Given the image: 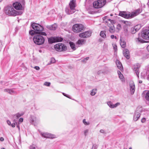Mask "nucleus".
Masks as SVG:
<instances>
[{
	"label": "nucleus",
	"mask_w": 149,
	"mask_h": 149,
	"mask_svg": "<svg viewBox=\"0 0 149 149\" xmlns=\"http://www.w3.org/2000/svg\"><path fill=\"white\" fill-rule=\"evenodd\" d=\"M148 7L149 8V2H148Z\"/></svg>",
	"instance_id": "obj_62"
},
{
	"label": "nucleus",
	"mask_w": 149,
	"mask_h": 149,
	"mask_svg": "<svg viewBox=\"0 0 149 149\" xmlns=\"http://www.w3.org/2000/svg\"><path fill=\"white\" fill-rule=\"evenodd\" d=\"M50 84H51V83L50 82H45L44 83V85L45 86H50Z\"/></svg>",
	"instance_id": "obj_39"
},
{
	"label": "nucleus",
	"mask_w": 149,
	"mask_h": 149,
	"mask_svg": "<svg viewBox=\"0 0 149 149\" xmlns=\"http://www.w3.org/2000/svg\"><path fill=\"white\" fill-rule=\"evenodd\" d=\"M145 99L149 101V91H148L145 95Z\"/></svg>",
	"instance_id": "obj_33"
},
{
	"label": "nucleus",
	"mask_w": 149,
	"mask_h": 149,
	"mask_svg": "<svg viewBox=\"0 0 149 149\" xmlns=\"http://www.w3.org/2000/svg\"><path fill=\"white\" fill-rule=\"evenodd\" d=\"M24 114L23 113H18L13 115V119H17L19 117L22 116Z\"/></svg>",
	"instance_id": "obj_24"
},
{
	"label": "nucleus",
	"mask_w": 149,
	"mask_h": 149,
	"mask_svg": "<svg viewBox=\"0 0 149 149\" xmlns=\"http://www.w3.org/2000/svg\"><path fill=\"white\" fill-rule=\"evenodd\" d=\"M113 49L115 50V51L117 50V46L116 44H114L113 45Z\"/></svg>",
	"instance_id": "obj_45"
},
{
	"label": "nucleus",
	"mask_w": 149,
	"mask_h": 149,
	"mask_svg": "<svg viewBox=\"0 0 149 149\" xmlns=\"http://www.w3.org/2000/svg\"><path fill=\"white\" fill-rule=\"evenodd\" d=\"M41 134L42 136L45 138L53 139L56 137L55 135L49 133H44Z\"/></svg>",
	"instance_id": "obj_14"
},
{
	"label": "nucleus",
	"mask_w": 149,
	"mask_h": 149,
	"mask_svg": "<svg viewBox=\"0 0 149 149\" xmlns=\"http://www.w3.org/2000/svg\"><path fill=\"white\" fill-rule=\"evenodd\" d=\"M34 68L37 70H39L40 69V68L38 66H35L34 67Z\"/></svg>",
	"instance_id": "obj_50"
},
{
	"label": "nucleus",
	"mask_w": 149,
	"mask_h": 149,
	"mask_svg": "<svg viewBox=\"0 0 149 149\" xmlns=\"http://www.w3.org/2000/svg\"><path fill=\"white\" fill-rule=\"evenodd\" d=\"M13 7L16 10H21L22 9V7L19 3L16 2L13 4Z\"/></svg>",
	"instance_id": "obj_15"
},
{
	"label": "nucleus",
	"mask_w": 149,
	"mask_h": 149,
	"mask_svg": "<svg viewBox=\"0 0 149 149\" xmlns=\"http://www.w3.org/2000/svg\"><path fill=\"white\" fill-rule=\"evenodd\" d=\"M4 91L6 92H7L10 94H12L13 93H15L13 89H6L4 90Z\"/></svg>",
	"instance_id": "obj_27"
},
{
	"label": "nucleus",
	"mask_w": 149,
	"mask_h": 149,
	"mask_svg": "<svg viewBox=\"0 0 149 149\" xmlns=\"http://www.w3.org/2000/svg\"><path fill=\"white\" fill-rule=\"evenodd\" d=\"M142 112V109L141 108H137L133 117V120L135 121H137L140 117L141 114Z\"/></svg>",
	"instance_id": "obj_8"
},
{
	"label": "nucleus",
	"mask_w": 149,
	"mask_h": 149,
	"mask_svg": "<svg viewBox=\"0 0 149 149\" xmlns=\"http://www.w3.org/2000/svg\"><path fill=\"white\" fill-rule=\"evenodd\" d=\"M97 92V90L96 89H93L91 92V95L92 96L95 95Z\"/></svg>",
	"instance_id": "obj_35"
},
{
	"label": "nucleus",
	"mask_w": 149,
	"mask_h": 149,
	"mask_svg": "<svg viewBox=\"0 0 149 149\" xmlns=\"http://www.w3.org/2000/svg\"><path fill=\"white\" fill-rule=\"evenodd\" d=\"M114 36L113 35H111V39H113L114 38Z\"/></svg>",
	"instance_id": "obj_56"
},
{
	"label": "nucleus",
	"mask_w": 149,
	"mask_h": 149,
	"mask_svg": "<svg viewBox=\"0 0 149 149\" xmlns=\"http://www.w3.org/2000/svg\"><path fill=\"white\" fill-rule=\"evenodd\" d=\"M31 122L32 124H34V125H36L38 123L39 120L36 117L34 116H31L30 119Z\"/></svg>",
	"instance_id": "obj_18"
},
{
	"label": "nucleus",
	"mask_w": 149,
	"mask_h": 149,
	"mask_svg": "<svg viewBox=\"0 0 149 149\" xmlns=\"http://www.w3.org/2000/svg\"><path fill=\"white\" fill-rule=\"evenodd\" d=\"M100 132L101 133H104V131L103 130H100Z\"/></svg>",
	"instance_id": "obj_54"
},
{
	"label": "nucleus",
	"mask_w": 149,
	"mask_h": 149,
	"mask_svg": "<svg viewBox=\"0 0 149 149\" xmlns=\"http://www.w3.org/2000/svg\"><path fill=\"white\" fill-rule=\"evenodd\" d=\"M55 62V60L54 58H52L51 59L50 63H54Z\"/></svg>",
	"instance_id": "obj_42"
},
{
	"label": "nucleus",
	"mask_w": 149,
	"mask_h": 149,
	"mask_svg": "<svg viewBox=\"0 0 149 149\" xmlns=\"http://www.w3.org/2000/svg\"><path fill=\"white\" fill-rule=\"evenodd\" d=\"M63 95L65 96H66V97L69 98H70V97H68V96L66 94H65L64 93H63Z\"/></svg>",
	"instance_id": "obj_52"
},
{
	"label": "nucleus",
	"mask_w": 149,
	"mask_h": 149,
	"mask_svg": "<svg viewBox=\"0 0 149 149\" xmlns=\"http://www.w3.org/2000/svg\"><path fill=\"white\" fill-rule=\"evenodd\" d=\"M130 88L131 94H133L135 90V86L134 82L131 81L130 83Z\"/></svg>",
	"instance_id": "obj_16"
},
{
	"label": "nucleus",
	"mask_w": 149,
	"mask_h": 149,
	"mask_svg": "<svg viewBox=\"0 0 149 149\" xmlns=\"http://www.w3.org/2000/svg\"><path fill=\"white\" fill-rule=\"evenodd\" d=\"M70 9L66 8L65 9L66 13L68 15L72 14L74 13L76 11L75 7H76L75 1L72 0L69 4Z\"/></svg>",
	"instance_id": "obj_3"
},
{
	"label": "nucleus",
	"mask_w": 149,
	"mask_h": 149,
	"mask_svg": "<svg viewBox=\"0 0 149 149\" xmlns=\"http://www.w3.org/2000/svg\"><path fill=\"white\" fill-rule=\"evenodd\" d=\"M38 35H40L41 36H46L47 35V34H46V33L44 32H38Z\"/></svg>",
	"instance_id": "obj_37"
},
{
	"label": "nucleus",
	"mask_w": 149,
	"mask_h": 149,
	"mask_svg": "<svg viewBox=\"0 0 149 149\" xmlns=\"http://www.w3.org/2000/svg\"><path fill=\"white\" fill-rule=\"evenodd\" d=\"M4 140V139L3 137H1L0 138V141H3Z\"/></svg>",
	"instance_id": "obj_53"
},
{
	"label": "nucleus",
	"mask_w": 149,
	"mask_h": 149,
	"mask_svg": "<svg viewBox=\"0 0 149 149\" xmlns=\"http://www.w3.org/2000/svg\"><path fill=\"white\" fill-rule=\"evenodd\" d=\"M116 63L117 67L121 71L123 70V67L121 63L118 60H116Z\"/></svg>",
	"instance_id": "obj_25"
},
{
	"label": "nucleus",
	"mask_w": 149,
	"mask_h": 149,
	"mask_svg": "<svg viewBox=\"0 0 149 149\" xmlns=\"http://www.w3.org/2000/svg\"><path fill=\"white\" fill-rule=\"evenodd\" d=\"M146 121V118H142L141 120V122L142 123H144Z\"/></svg>",
	"instance_id": "obj_48"
},
{
	"label": "nucleus",
	"mask_w": 149,
	"mask_h": 149,
	"mask_svg": "<svg viewBox=\"0 0 149 149\" xmlns=\"http://www.w3.org/2000/svg\"><path fill=\"white\" fill-rule=\"evenodd\" d=\"M30 149H39L38 147L35 145L32 144L29 147Z\"/></svg>",
	"instance_id": "obj_31"
},
{
	"label": "nucleus",
	"mask_w": 149,
	"mask_h": 149,
	"mask_svg": "<svg viewBox=\"0 0 149 149\" xmlns=\"http://www.w3.org/2000/svg\"><path fill=\"white\" fill-rule=\"evenodd\" d=\"M107 103L109 107L112 108H116L120 104L119 102H117L115 104H113L110 101L107 102Z\"/></svg>",
	"instance_id": "obj_21"
},
{
	"label": "nucleus",
	"mask_w": 149,
	"mask_h": 149,
	"mask_svg": "<svg viewBox=\"0 0 149 149\" xmlns=\"http://www.w3.org/2000/svg\"><path fill=\"white\" fill-rule=\"evenodd\" d=\"M142 10L140 9H138L134 12H132L131 14L130 13L131 18L134 17L140 13Z\"/></svg>",
	"instance_id": "obj_19"
},
{
	"label": "nucleus",
	"mask_w": 149,
	"mask_h": 149,
	"mask_svg": "<svg viewBox=\"0 0 149 149\" xmlns=\"http://www.w3.org/2000/svg\"><path fill=\"white\" fill-rule=\"evenodd\" d=\"M114 38H115L116 39H117V38L116 36H114Z\"/></svg>",
	"instance_id": "obj_61"
},
{
	"label": "nucleus",
	"mask_w": 149,
	"mask_h": 149,
	"mask_svg": "<svg viewBox=\"0 0 149 149\" xmlns=\"http://www.w3.org/2000/svg\"><path fill=\"white\" fill-rule=\"evenodd\" d=\"M106 32L105 31H102L100 34V36L103 38H106Z\"/></svg>",
	"instance_id": "obj_30"
},
{
	"label": "nucleus",
	"mask_w": 149,
	"mask_h": 149,
	"mask_svg": "<svg viewBox=\"0 0 149 149\" xmlns=\"http://www.w3.org/2000/svg\"><path fill=\"white\" fill-rule=\"evenodd\" d=\"M141 36L143 38L149 40V30H144Z\"/></svg>",
	"instance_id": "obj_13"
},
{
	"label": "nucleus",
	"mask_w": 149,
	"mask_h": 149,
	"mask_svg": "<svg viewBox=\"0 0 149 149\" xmlns=\"http://www.w3.org/2000/svg\"><path fill=\"white\" fill-rule=\"evenodd\" d=\"M33 40L34 43L38 45L43 44L45 40L44 38L42 36L38 35L35 36L33 38Z\"/></svg>",
	"instance_id": "obj_4"
},
{
	"label": "nucleus",
	"mask_w": 149,
	"mask_h": 149,
	"mask_svg": "<svg viewBox=\"0 0 149 149\" xmlns=\"http://www.w3.org/2000/svg\"><path fill=\"white\" fill-rule=\"evenodd\" d=\"M129 149H132V148H130Z\"/></svg>",
	"instance_id": "obj_64"
},
{
	"label": "nucleus",
	"mask_w": 149,
	"mask_h": 149,
	"mask_svg": "<svg viewBox=\"0 0 149 149\" xmlns=\"http://www.w3.org/2000/svg\"><path fill=\"white\" fill-rule=\"evenodd\" d=\"M85 61V59H84L82 60V62H84Z\"/></svg>",
	"instance_id": "obj_60"
},
{
	"label": "nucleus",
	"mask_w": 149,
	"mask_h": 149,
	"mask_svg": "<svg viewBox=\"0 0 149 149\" xmlns=\"http://www.w3.org/2000/svg\"><path fill=\"white\" fill-rule=\"evenodd\" d=\"M1 149H5V148H1Z\"/></svg>",
	"instance_id": "obj_63"
},
{
	"label": "nucleus",
	"mask_w": 149,
	"mask_h": 149,
	"mask_svg": "<svg viewBox=\"0 0 149 149\" xmlns=\"http://www.w3.org/2000/svg\"><path fill=\"white\" fill-rule=\"evenodd\" d=\"M6 122H7V123L8 124V125H11V124L10 121V120H7Z\"/></svg>",
	"instance_id": "obj_49"
},
{
	"label": "nucleus",
	"mask_w": 149,
	"mask_h": 149,
	"mask_svg": "<svg viewBox=\"0 0 149 149\" xmlns=\"http://www.w3.org/2000/svg\"><path fill=\"white\" fill-rule=\"evenodd\" d=\"M89 131V130L88 129L86 130H84V134L85 136H86L87 134L88 133Z\"/></svg>",
	"instance_id": "obj_44"
},
{
	"label": "nucleus",
	"mask_w": 149,
	"mask_h": 149,
	"mask_svg": "<svg viewBox=\"0 0 149 149\" xmlns=\"http://www.w3.org/2000/svg\"><path fill=\"white\" fill-rule=\"evenodd\" d=\"M5 13L9 16H16L22 13L15 10L12 6H8L5 8Z\"/></svg>",
	"instance_id": "obj_1"
},
{
	"label": "nucleus",
	"mask_w": 149,
	"mask_h": 149,
	"mask_svg": "<svg viewBox=\"0 0 149 149\" xmlns=\"http://www.w3.org/2000/svg\"><path fill=\"white\" fill-rule=\"evenodd\" d=\"M46 27L50 30H54L57 28V26L56 24H54L51 25L47 26Z\"/></svg>",
	"instance_id": "obj_23"
},
{
	"label": "nucleus",
	"mask_w": 149,
	"mask_h": 149,
	"mask_svg": "<svg viewBox=\"0 0 149 149\" xmlns=\"http://www.w3.org/2000/svg\"><path fill=\"white\" fill-rule=\"evenodd\" d=\"M140 67V65L139 64H136L134 65L133 66V68L134 71L138 77H139V68Z\"/></svg>",
	"instance_id": "obj_17"
},
{
	"label": "nucleus",
	"mask_w": 149,
	"mask_h": 149,
	"mask_svg": "<svg viewBox=\"0 0 149 149\" xmlns=\"http://www.w3.org/2000/svg\"><path fill=\"white\" fill-rule=\"evenodd\" d=\"M123 54L126 58L128 59L130 58L129 52L127 49H124L123 51Z\"/></svg>",
	"instance_id": "obj_22"
},
{
	"label": "nucleus",
	"mask_w": 149,
	"mask_h": 149,
	"mask_svg": "<svg viewBox=\"0 0 149 149\" xmlns=\"http://www.w3.org/2000/svg\"><path fill=\"white\" fill-rule=\"evenodd\" d=\"M135 40L136 42L139 43H144L145 42L143 40L139 38H136L135 39Z\"/></svg>",
	"instance_id": "obj_32"
},
{
	"label": "nucleus",
	"mask_w": 149,
	"mask_h": 149,
	"mask_svg": "<svg viewBox=\"0 0 149 149\" xmlns=\"http://www.w3.org/2000/svg\"><path fill=\"white\" fill-rule=\"evenodd\" d=\"M119 15L126 19L131 18L130 13L129 12L120 11L119 12Z\"/></svg>",
	"instance_id": "obj_12"
},
{
	"label": "nucleus",
	"mask_w": 149,
	"mask_h": 149,
	"mask_svg": "<svg viewBox=\"0 0 149 149\" xmlns=\"http://www.w3.org/2000/svg\"><path fill=\"white\" fill-rule=\"evenodd\" d=\"M91 33H92L91 31H87L80 33L79 34V36L81 38H87L91 36Z\"/></svg>",
	"instance_id": "obj_10"
},
{
	"label": "nucleus",
	"mask_w": 149,
	"mask_h": 149,
	"mask_svg": "<svg viewBox=\"0 0 149 149\" xmlns=\"http://www.w3.org/2000/svg\"><path fill=\"white\" fill-rule=\"evenodd\" d=\"M102 73H103L102 70H100L98 71L97 72V74L98 75H100Z\"/></svg>",
	"instance_id": "obj_46"
},
{
	"label": "nucleus",
	"mask_w": 149,
	"mask_h": 149,
	"mask_svg": "<svg viewBox=\"0 0 149 149\" xmlns=\"http://www.w3.org/2000/svg\"><path fill=\"white\" fill-rule=\"evenodd\" d=\"M147 50L149 52V45L147 47Z\"/></svg>",
	"instance_id": "obj_57"
},
{
	"label": "nucleus",
	"mask_w": 149,
	"mask_h": 149,
	"mask_svg": "<svg viewBox=\"0 0 149 149\" xmlns=\"http://www.w3.org/2000/svg\"><path fill=\"white\" fill-rule=\"evenodd\" d=\"M118 74L119 75V77L120 79L122 81H124L123 78V74H121V72L120 71H118Z\"/></svg>",
	"instance_id": "obj_28"
},
{
	"label": "nucleus",
	"mask_w": 149,
	"mask_h": 149,
	"mask_svg": "<svg viewBox=\"0 0 149 149\" xmlns=\"http://www.w3.org/2000/svg\"><path fill=\"white\" fill-rule=\"evenodd\" d=\"M69 44L71 48L74 50L76 49L74 44L72 42H70Z\"/></svg>",
	"instance_id": "obj_29"
},
{
	"label": "nucleus",
	"mask_w": 149,
	"mask_h": 149,
	"mask_svg": "<svg viewBox=\"0 0 149 149\" xmlns=\"http://www.w3.org/2000/svg\"><path fill=\"white\" fill-rule=\"evenodd\" d=\"M13 121L14 123L11 124L10 126H11L12 127H15V124H17V122L16 121V120L15 119H14L13 120Z\"/></svg>",
	"instance_id": "obj_36"
},
{
	"label": "nucleus",
	"mask_w": 149,
	"mask_h": 149,
	"mask_svg": "<svg viewBox=\"0 0 149 149\" xmlns=\"http://www.w3.org/2000/svg\"><path fill=\"white\" fill-rule=\"evenodd\" d=\"M23 118H21L19 119V122H23Z\"/></svg>",
	"instance_id": "obj_51"
},
{
	"label": "nucleus",
	"mask_w": 149,
	"mask_h": 149,
	"mask_svg": "<svg viewBox=\"0 0 149 149\" xmlns=\"http://www.w3.org/2000/svg\"><path fill=\"white\" fill-rule=\"evenodd\" d=\"M102 71H103V74H107L109 72V71L107 70H103Z\"/></svg>",
	"instance_id": "obj_40"
},
{
	"label": "nucleus",
	"mask_w": 149,
	"mask_h": 149,
	"mask_svg": "<svg viewBox=\"0 0 149 149\" xmlns=\"http://www.w3.org/2000/svg\"><path fill=\"white\" fill-rule=\"evenodd\" d=\"M122 22L123 23L127 25H130V23L129 22L126 21H122Z\"/></svg>",
	"instance_id": "obj_43"
},
{
	"label": "nucleus",
	"mask_w": 149,
	"mask_h": 149,
	"mask_svg": "<svg viewBox=\"0 0 149 149\" xmlns=\"http://www.w3.org/2000/svg\"><path fill=\"white\" fill-rule=\"evenodd\" d=\"M17 124V127L18 128L19 130L20 127H19V124Z\"/></svg>",
	"instance_id": "obj_55"
},
{
	"label": "nucleus",
	"mask_w": 149,
	"mask_h": 149,
	"mask_svg": "<svg viewBox=\"0 0 149 149\" xmlns=\"http://www.w3.org/2000/svg\"><path fill=\"white\" fill-rule=\"evenodd\" d=\"M97 146L96 145H93L92 147V149H97Z\"/></svg>",
	"instance_id": "obj_47"
},
{
	"label": "nucleus",
	"mask_w": 149,
	"mask_h": 149,
	"mask_svg": "<svg viewBox=\"0 0 149 149\" xmlns=\"http://www.w3.org/2000/svg\"><path fill=\"white\" fill-rule=\"evenodd\" d=\"M120 45L123 48H125L126 46V43L125 41L122 39V38H120Z\"/></svg>",
	"instance_id": "obj_26"
},
{
	"label": "nucleus",
	"mask_w": 149,
	"mask_h": 149,
	"mask_svg": "<svg viewBox=\"0 0 149 149\" xmlns=\"http://www.w3.org/2000/svg\"><path fill=\"white\" fill-rule=\"evenodd\" d=\"M142 81L141 80H139V83L140 84L142 83Z\"/></svg>",
	"instance_id": "obj_58"
},
{
	"label": "nucleus",
	"mask_w": 149,
	"mask_h": 149,
	"mask_svg": "<svg viewBox=\"0 0 149 149\" xmlns=\"http://www.w3.org/2000/svg\"><path fill=\"white\" fill-rule=\"evenodd\" d=\"M54 47L56 51L59 52L65 51L67 49V47L63 44L61 43L55 45Z\"/></svg>",
	"instance_id": "obj_7"
},
{
	"label": "nucleus",
	"mask_w": 149,
	"mask_h": 149,
	"mask_svg": "<svg viewBox=\"0 0 149 149\" xmlns=\"http://www.w3.org/2000/svg\"><path fill=\"white\" fill-rule=\"evenodd\" d=\"M32 28L34 30L38 31H42L43 30V27L38 24L35 23L31 24Z\"/></svg>",
	"instance_id": "obj_9"
},
{
	"label": "nucleus",
	"mask_w": 149,
	"mask_h": 149,
	"mask_svg": "<svg viewBox=\"0 0 149 149\" xmlns=\"http://www.w3.org/2000/svg\"><path fill=\"white\" fill-rule=\"evenodd\" d=\"M103 19L104 22L107 23V25L109 27V32L111 33H113L115 31V28L113 24V21L108 19L107 16L103 17Z\"/></svg>",
	"instance_id": "obj_2"
},
{
	"label": "nucleus",
	"mask_w": 149,
	"mask_h": 149,
	"mask_svg": "<svg viewBox=\"0 0 149 149\" xmlns=\"http://www.w3.org/2000/svg\"><path fill=\"white\" fill-rule=\"evenodd\" d=\"M83 123L86 125H89L90 123L88 122H86V120L85 119H84L83 120Z\"/></svg>",
	"instance_id": "obj_38"
},
{
	"label": "nucleus",
	"mask_w": 149,
	"mask_h": 149,
	"mask_svg": "<svg viewBox=\"0 0 149 149\" xmlns=\"http://www.w3.org/2000/svg\"><path fill=\"white\" fill-rule=\"evenodd\" d=\"M84 29V26L81 24H75L72 27L73 31L77 33L81 32Z\"/></svg>",
	"instance_id": "obj_6"
},
{
	"label": "nucleus",
	"mask_w": 149,
	"mask_h": 149,
	"mask_svg": "<svg viewBox=\"0 0 149 149\" xmlns=\"http://www.w3.org/2000/svg\"><path fill=\"white\" fill-rule=\"evenodd\" d=\"M86 42V40L82 39H79L77 42L76 44L77 45H78L79 46H82L83 45H84Z\"/></svg>",
	"instance_id": "obj_20"
},
{
	"label": "nucleus",
	"mask_w": 149,
	"mask_h": 149,
	"mask_svg": "<svg viewBox=\"0 0 149 149\" xmlns=\"http://www.w3.org/2000/svg\"><path fill=\"white\" fill-rule=\"evenodd\" d=\"M89 58L88 57H87V58H84V59H85V60H88Z\"/></svg>",
	"instance_id": "obj_59"
},
{
	"label": "nucleus",
	"mask_w": 149,
	"mask_h": 149,
	"mask_svg": "<svg viewBox=\"0 0 149 149\" xmlns=\"http://www.w3.org/2000/svg\"><path fill=\"white\" fill-rule=\"evenodd\" d=\"M63 39L59 37H56L51 38L48 39L49 42L51 43H53L56 42H61L62 41Z\"/></svg>",
	"instance_id": "obj_11"
},
{
	"label": "nucleus",
	"mask_w": 149,
	"mask_h": 149,
	"mask_svg": "<svg viewBox=\"0 0 149 149\" xmlns=\"http://www.w3.org/2000/svg\"><path fill=\"white\" fill-rule=\"evenodd\" d=\"M117 29L119 30H120L121 29V25L120 24H118L117 26Z\"/></svg>",
	"instance_id": "obj_41"
},
{
	"label": "nucleus",
	"mask_w": 149,
	"mask_h": 149,
	"mask_svg": "<svg viewBox=\"0 0 149 149\" xmlns=\"http://www.w3.org/2000/svg\"><path fill=\"white\" fill-rule=\"evenodd\" d=\"M29 33L30 35L32 36L34 35L35 33H38V32H36L34 30H31L29 31Z\"/></svg>",
	"instance_id": "obj_34"
},
{
	"label": "nucleus",
	"mask_w": 149,
	"mask_h": 149,
	"mask_svg": "<svg viewBox=\"0 0 149 149\" xmlns=\"http://www.w3.org/2000/svg\"><path fill=\"white\" fill-rule=\"evenodd\" d=\"M106 3V0H98L93 2V5L94 8H99L103 7Z\"/></svg>",
	"instance_id": "obj_5"
}]
</instances>
